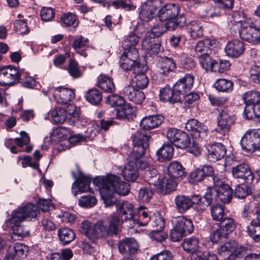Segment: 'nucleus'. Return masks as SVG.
Wrapping results in <instances>:
<instances>
[{
  "label": "nucleus",
  "mask_w": 260,
  "mask_h": 260,
  "mask_svg": "<svg viewBox=\"0 0 260 260\" xmlns=\"http://www.w3.org/2000/svg\"><path fill=\"white\" fill-rule=\"evenodd\" d=\"M93 183L100 190L105 206L107 207L117 204V200L115 197L116 193L125 196L130 190L128 183L120 181L118 176L112 174L96 177L93 180Z\"/></svg>",
  "instance_id": "1"
},
{
  "label": "nucleus",
  "mask_w": 260,
  "mask_h": 260,
  "mask_svg": "<svg viewBox=\"0 0 260 260\" xmlns=\"http://www.w3.org/2000/svg\"><path fill=\"white\" fill-rule=\"evenodd\" d=\"M120 220L116 215L97 221L93 225L88 221L82 222L80 231L89 239H105L108 236L116 235L119 232Z\"/></svg>",
  "instance_id": "2"
},
{
  "label": "nucleus",
  "mask_w": 260,
  "mask_h": 260,
  "mask_svg": "<svg viewBox=\"0 0 260 260\" xmlns=\"http://www.w3.org/2000/svg\"><path fill=\"white\" fill-rule=\"evenodd\" d=\"M39 214L40 210L37 206L31 203H27L19 206L14 210L11 217L6 220V223L12 229L15 235L21 238L25 237L28 235L29 232L21 225V222L25 220L36 218Z\"/></svg>",
  "instance_id": "3"
},
{
  "label": "nucleus",
  "mask_w": 260,
  "mask_h": 260,
  "mask_svg": "<svg viewBox=\"0 0 260 260\" xmlns=\"http://www.w3.org/2000/svg\"><path fill=\"white\" fill-rule=\"evenodd\" d=\"M180 6L176 4H167L159 9L157 16L162 22H171L174 23L175 29L183 26L186 23V18L183 15H179Z\"/></svg>",
  "instance_id": "4"
},
{
  "label": "nucleus",
  "mask_w": 260,
  "mask_h": 260,
  "mask_svg": "<svg viewBox=\"0 0 260 260\" xmlns=\"http://www.w3.org/2000/svg\"><path fill=\"white\" fill-rule=\"evenodd\" d=\"M174 227L170 231V237L174 242L180 241L183 236L191 234L194 227L192 221L184 216L173 219Z\"/></svg>",
  "instance_id": "5"
},
{
  "label": "nucleus",
  "mask_w": 260,
  "mask_h": 260,
  "mask_svg": "<svg viewBox=\"0 0 260 260\" xmlns=\"http://www.w3.org/2000/svg\"><path fill=\"white\" fill-rule=\"evenodd\" d=\"M246 250L245 247L239 245L235 241L225 242L217 248L218 254L224 260H238L243 256Z\"/></svg>",
  "instance_id": "6"
},
{
  "label": "nucleus",
  "mask_w": 260,
  "mask_h": 260,
  "mask_svg": "<svg viewBox=\"0 0 260 260\" xmlns=\"http://www.w3.org/2000/svg\"><path fill=\"white\" fill-rule=\"evenodd\" d=\"M150 138L142 131H138L132 136L133 148L129 154L131 157L141 158L149 147V139Z\"/></svg>",
  "instance_id": "7"
},
{
  "label": "nucleus",
  "mask_w": 260,
  "mask_h": 260,
  "mask_svg": "<svg viewBox=\"0 0 260 260\" xmlns=\"http://www.w3.org/2000/svg\"><path fill=\"white\" fill-rule=\"evenodd\" d=\"M242 149L250 153L260 151V129L248 130L241 140Z\"/></svg>",
  "instance_id": "8"
},
{
  "label": "nucleus",
  "mask_w": 260,
  "mask_h": 260,
  "mask_svg": "<svg viewBox=\"0 0 260 260\" xmlns=\"http://www.w3.org/2000/svg\"><path fill=\"white\" fill-rule=\"evenodd\" d=\"M242 40L252 44H260V26L256 25L251 20L245 22L239 30Z\"/></svg>",
  "instance_id": "9"
},
{
  "label": "nucleus",
  "mask_w": 260,
  "mask_h": 260,
  "mask_svg": "<svg viewBox=\"0 0 260 260\" xmlns=\"http://www.w3.org/2000/svg\"><path fill=\"white\" fill-rule=\"evenodd\" d=\"M235 116L231 107H225L221 110L217 118V126L216 131L225 136L229 132L231 126L234 123Z\"/></svg>",
  "instance_id": "10"
},
{
  "label": "nucleus",
  "mask_w": 260,
  "mask_h": 260,
  "mask_svg": "<svg viewBox=\"0 0 260 260\" xmlns=\"http://www.w3.org/2000/svg\"><path fill=\"white\" fill-rule=\"evenodd\" d=\"M213 189L217 201L229 204L232 200L233 189L228 184L224 183L219 177L213 178Z\"/></svg>",
  "instance_id": "11"
},
{
  "label": "nucleus",
  "mask_w": 260,
  "mask_h": 260,
  "mask_svg": "<svg viewBox=\"0 0 260 260\" xmlns=\"http://www.w3.org/2000/svg\"><path fill=\"white\" fill-rule=\"evenodd\" d=\"M185 128L190 132L193 139H196L198 142L208 141L209 139L207 134L208 128L198 120L194 119L188 120L185 124Z\"/></svg>",
  "instance_id": "12"
},
{
  "label": "nucleus",
  "mask_w": 260,
  "mask_h": 260,
  "mask_svg": "<svg viewBox=\"0 0 260 260\" xmlns=\"http://www.w3.org/2000/svg\"><path fill=\"white\" fill-rule=\"evenodd\" d=\"M161 6L160 0H149L143 5L140 10L139 17L143 22H148L156 17V12Z\"/></svg>",
  "instance_id": "13"
},
{
  "label": "nucleus",
  "mask_w": 260,
  "mask_h": 260,
  "mask_svg": "<svg viewBox=\"0 0 260 260\" xmlns=\"http://www.w3.org/2000/svg\"><path fill=\"white\" fill-rule=\"evenodd\" d=\"M139 169L143 172V177L145 181L154 186L155 188L156 186H159L161 178L153 166L148 164L147 162L142 161L140 162Z\"/></svg>",
  "instance_id": "14"
},
{
  "label": "nucleus",
  "mask_w": 260,
  "mask_h": 260,
  "mask_svg": "<svg viewBox=\"0 0 260 260\" xmlns=\"http://www.w3.org/2000/svg\"><path fill=\"white\" fill-rule=\"evenodd\" d=\"M20 75L17 69L13 66H9L0 69V85H12L18 82Z\"/></svg>",
  "instance_id": "15"
},
{
  "label": "nucleus",
  "mask_w": 260,
  "mask_h": 260,
  "mask_svg": "<svg viewBox=\"0 0 260 260\" xmlns=\"http://www.w3.org/2000/svg\"><path fill=\"white\" fill-rule=\"evenodd\" d=\"M140 158H135L128 155L127 157L128 164L122 172V176L124 179L127 181H135L138 177V168L140 162H142Z\"/></svg>",
  "instance_id": "16"
},
{
  "label": "nucleus",
  "mask_w": 260,
  "mask_h": 260,
  "mask_svg": "<svg viewBox=\"0 0 260 260\" xmlns=\"http://www.w3.org/2000/svg\"><path fill=\"white\" fill-rule=\"evenodd\" d=\"M73 177L75 181L72 184V192L75 196L77 194V190L75 189L77 188L78 191L81 192L90 191L91 188L89 186L91 182V179L87 176L84 175L81 172L78 171L77 174L72 172Z\"/></svg>",
  "instance_id": "17"
},
{
  "label": "nucleus",
  "mask_w": 260,
  "mask_h": 260,
  "mask_svg": "<svg viewBox=\"0 0 260 260\" xmlns=\"http://www.w3.org/2000/svg\"><path fill=\"white\" fill-rule=\"evenodd\" d=\"M232 174L234 178L241 179L247 184L252 183L254 178L251 170L245 164H241L233 167Z\"/></svg>",
  "instance_id": "18"
},
{
  "label": "nucleus",
  "mask_w": 260,
  "mask_h": 260,
  "mask_svg": "<svg viewBox=\"0 0 260 260\" xmlns=\"http://www.w3.org/2000/svg\"><path fill=\"white\" fill-rule=\"evenodd\" d=\"M116 212L118 215L117 216L119 218L120 222L128 221L129 223L134 214V205L127 201L118 203L117 205Z\"/></svg>",
  "instance_id": "19"
},
{
  "label": "nucleus",
  "mask_w": 260,
  "mask_h": 260,
  "mask_svg": "<svg viewBox=\"0 0 260 260\" xmlns=\"http://www.w3.org/2000/svg\"><path fill=\"white\" fill-rule=\"evenodd\" d=\"M214 177H219L214 175L213 168L209 165H203L196 169L190 174L191 178L197 182H200L206 178L210 177L213 181Z\"/></svg>",
  "instance_id": "20"
},
{
  "label": "nucleus",
  "mask_w": 260,
  "mask_h": 260,
  "mask_svg": "<svg viewBox=\"0 0 260 260\" xmlns=\"http://www.w3.org/2000/svg\"><path fill=\"white\" fill-rule=\"evenodd\" d=\"M245 50L244 43L240 40L235 39L229 42L225 49L228 56L232 57H238L243 54Z\"/></svg>",
  "instance_id": "21"
},
{
  "label": "nucleus",
  "mask_w": 260,
  "mask_h": 260,
  "mask_svg": "<svg viewBox=\"0 0 260 260\" xmlns=\"http://www.w3.org/2000/svg\"><path fill=\"white\" fill-rule=\"evenodd\" d=\"M142 48L150 54L158 53L162 49L160 41L152 37L149 31L145 36L142 42Z\"/></svg>",
  "instance_id": "22"
},
{
  "label": "nucleus",
  "mask_w": 260,
  "mask_h": 260,
  "mask_svg": "<svg viewBox=\"0 0 260 260\" xmlns=\"http://www.w3.org/2000/svg\"><path fill=\"white\" fill-rule=\"evenodd\" d=\"M208 159L210 161L215 162L222 158L226 153L225 146L221 143H216L209 144L207 147Z\"/></svg>",
  "instance_id": "23"
},
{
  "label": "nucleus",
  "mask_w": 260,
  "mask_h": 260,
  "mask_svg": "<svg viewBox=\"0 0 260 260\" xmlns=\"http://www.w3.org/2000/svg\"><path fill=\"white\" fill-rule=\"evenodd\" d=\"M27 247L22 244L16 243L9 247L6 260H21L26 256Z\"/></svg>",
  "instance_id": "24"
},
{
  "label": "nucleus",
  "mask_w": 260,
  "mask_h": 260,
  "mask_svg": "<svg viewBox=\"0 0 260 260\" xmlns=\"http://www.w3.org/2000/svg\"><path fill=\"white\" fill-rule=\"evenodd\" d=\"M53 96L57 103L67 105L74 99L75 94L71 89L58 87L55 89Z\"/></svg>",
  "instance_id": "25"
},
{
  "label": "nucleus",
  "mask_w": 260,
  "mask_h": 260,
  "mask_svg": "<svg viewBox=\"0 0 260 260\" xmlns=\"http://www.w3.org/2000/svg\"><path fill=\"white\" fill-rule=\"evenodd\" d=\"M159 98L162 102L172 104L181 101V97L178 95L176 91H175L174 86L171 88L169 86H166L161 88L159 91Z\"/></svg>",
  "instance_id": "26"
},
{
  "label": "nucleus",
  "mask_w": 260,
  "mask_h": 260,
  "mask_svg": "<svg viewBox=\"0 0 260 260\" xmlns=\"http://www.w3.org/2000/svg\"><path fill=\"white\" fill-rule=\"evenodd\" d=\"M163 119V117L160 115L146 116L141 120L140 126L143 130H150L160 125Z\"/></svg>",
  "instance_id": "27"
},
{
  "label": "nucleus",
  "mask_w": 260,
  "mask_h": 260,
  "mask_svg": "<svg viewBox=\"0 0 260 260\" xmlns=\"http://www.w3.org/2000/svg\"><path fill=\"white\" fill-rule=\"evenodd\" d=\"M185 169L178 161L171 162L167 167V174L172 178L182 179L185 176Z\"/></svg>",
  "instance_id": "28"
},
{
  "label": "nucleus",
  "mask_w": 260,
  "mask_h": 260,
  "mask_svg": "<svg viewBox=\"0 0 260 260\" xmlns=\"http://www.w3.org/2000/svg\"><path fill=\"white\" fill-rule=\"evenodd\" d=\"M191 198L183 194L177 196L174 199L175 208L180 213H184L191 208Z\"/></svg>",
  "instance_id": "29"
},
{
  "label": "nucleus",
  "mask_w": 260,
  "mask_h": 260,
  "mask_svg": "<svg viewBox=\"0 0 260 260\" xmlns=\"http://www.w3.org/2000/svg\"><path fill=\"white\" fill-rule=\"evenodd\" d=\"M175 26H176L175 24L171 22H165V23H159L154 25L151 28V31L149 32L152 37L158 38L168 30H175Z\"/></svg>",
  "instance_id": "30"
},
{
  "label": "nucleus",
  "mask_w": 260,
  "mask_h": 260,
  "mask_svg": "<svg viewBox=\"0 0 260 260\" xmlns=\"http://www.w3.org/2000/svg\"><path fill=\"white\" fill-rule=\"evenodd\" d=\"M174 154V147L169 143H165L157 151L156 155L159 161L163 162L172 158Z\"/></svg>",
  "instance_id": "31"
},
{
  "label": "nucleus",
  "mask_w": 260,
  "mask_h": 260,
  "mask_svg": "<svg viewBox=\"0 0 260 260\" xmlns=\"http://www.w3.org/2000/svg\"><path fill=\"white\" fill-rule=\"evenodd\" d=\"M160 72L166 75L170 72H173L176 68L175 60L171 57H165L161 58L159 62Z\"/></svg>",
  "instance_id": "32"
},
{
  "label": "nucleus",
  "mask_w": 260,
  "mask_h": 260,
  "mask_svg": "<svg viewBox=\"0 0 260 260\" xmlns=\"http://www.w3.org/2000/svg\"><path fill=\"white\" fill-rule=\"evenodd\" d=\"M177 183L172 179H167L165 182H162V179L160 181L159 186H156L155 189L162 194H167L176 190Z\"/></svg>",
  "instance_id": "33"
},
{
  "label": "nucleus",
  "mask_w": 260,
  "mask_h": 260,
  "mask_svg": "<svg viewBox=\"0 0 260 260\" xmlns=\"http://www.w3.org/2000/svg\"><path fill=\"white\" fill-rule=\"evenodd\" d=\"M124 246H128L129 254H135L138 249V244L136 240L134 238H126L119 243L118 248L120 252L122 254H125Z\"/></svg>",
  "instance_id": "34"
},
{
  "label": "nucleus",
  "mask_w": 260,
  "mask_h": 260,
  "mask_svg": "<svg viewBox=\"0 0 260 260\" xmlns=\"http://www.w3.org/2000/svg\"><path fill=\"white\" fill-rule=\"evenodd\" d=\"M182 246L184 250L190 254L200 250L199 240L194 236L185 238Z\"/></svg>",
  "instance_id": "35"
},
{
  "label": "nucleus",
  "mask_w": 260,
  "mask_h": 260,
  "mask_svg": "<svg viewBox=\"0 0 260 260\" xmlns=\"http://www.w3.org/2000/svg\"><path fill=\"white\" fill-rule=\"evenodd\" d=\"M98 86L107 92H114L116 89L115 84L112 79L103 75L98 77Z\"/></svg>",
  "instance_id": "36"
},
{
  "label": "nucleus",
  "mask_w": 260,
  "mask_h": 260,
  "mask_svg": "<svg viewBox=\"0 0 260 260\" xmlns=\"http://www.w3.org/2000/svg\"><path fill=\"white\" fill-rule=\"evenodd\" d=\"M245 105L254 106L260 104V92L250 90L245 92L242 96Z\"/></svg>",
  "instance_id": "37"
},
{
  "label": "nucleus",
  "mask_w": 260,
  "mask_h": 260,
  "mask_svg": "<svg viewBox=\"0 0 260 260\" xmlns=\"http://www.w3.org/2000/svg\"><path fill=\"white\" fill-rule=\"evenodd\" d=\"M58 236L63 245H67L75 238L74 231L68 228H61L58 230Z\"/></svg>",
  "instance_id": "38"
},
{
  "label": "nucleus",
  "mask_w": 260,
  "mask_h": 260,
  "mask_svg": "<svg viewBox=\"0 0 260 260\" xmlns=\"http://www.w3.org/2000/svg\"><path fill=\"white\" fill-rule=\"evenodd\" d=\"M248 235L255 241H260V221L253 220L247 228Z\"/></svg>",
  "instance_id": "39"
},
{
  "label": "nucleus",
  "mask_w": 260,
  "mask_h": 260,
  "mask_svg": "<svg viewBox=\"0 0 260 260\" xmlns=\"http://www.w3.org/2000/svg\"><path fill=\"white\" fill-rule=\"evenodd\" d=\"M102 99V93L97 89H91L86 92V99L92 105H99L101 103Z\"/></svg>",
  "instance_id": "40"
},
{
  "label": "nucleus",
  "mask_w": 260,
  "mask_h": 260,
  "mask_svg": "<svg viewBox=\"0 0 260 260\" xmlns=\"http://www.w3.org/2000/svg\"><path fill=\"white\" fill-rule=\"evenodd\" d=\"M211 214L212 219L216 221H221L226 217L224 207L220 204H215L211 208Z\"/></svg>",
  "instance_id": "41"
},
{
  "label": "nucleus",
  "mask_w": 260,
  "mask_h": 260,
  "mask_svg": "<svg viewBox=\"0 0 260 260\" xmlns=\"http://www.w3.org/2000/svg\"><path fill=\"white\" fill-rule=\"evenodd\" d=\"M215 88L219 91L230 92L233 90V83L231 80L219 79L214 83Z\"/></svg>",
  "instance_id": "42"
},
{
  "label": "nucleus",
  "mask_w": 260,
  "mask_h": 260,
  "mask_svg": "<svg viewBox=\"0 0 260 260\" xmlns=\"http://www.w3.org/2000/svg\"><path fill=\"white\" fill-rule=\"evenodd\" d=\"M251 20L246 19L243 15L238 12H234L232 14L231 19L230 20V23L231 27H235L237 26V28H241L243 27V24L245 22H249Z\"/></svg>",
  "instance_id": "43"
},
{
  "label": "nucleus",
  "mask_w": 260,
  "mask_h": 260,
  "mask_svg": "<svg viewBox=\"0 0 260 260\" xmlns=\"http://www.w3.org/2000/svg\"><path fill=\"white\" fill-rule=\"evenodd\" d=\"M199 60L203 69H205L206 71H213V67H214L215 60L212 59L209 55V54L207 53L202 54L199 56Z\"/></svg>",
  "instance_id": "44"
},
{
  "label": "nucleus",
  "mask_w": 260,
  "mask_h": 260,
  "mask_svg": "<svg viewBox=\"0 0 260 260\" xmlns=\"http://www.w3.org/2000/svg\"><path fill=\"white\" fill-rule=\"evenodd\" d=\"M219 228L228 236L229 234L234 231L236 228V223L233 218L226 217L221 221Z\"/></svg>",
  "instance_id": "45"
},
{
  "label": "nucleus",
  "mask_w": 260,
  "mask_h": 260,
  "mask_svg": "<svg viewBox=\"0 0 260 260\" xmlns=\"http://www.w3.org/2000/svg\"><path fill=\"white\" fill-rule=\"evenodd\" d=\"M190 260H218L215 254H210L208 252L202 251L200 249L190 254Z\"/></svg>",
  "instance_id": "46"
},
{
  "label": "nucleus",
  "mask_w": 260,
  "mask_h": 260,
  "mask_svg": "<svg viewBox=\"0 0 260 260\" xmlns=\"http://www.w3.org/2000/svg\"><path fill=\"white\" fill-rule=\"evenodd\" d=\"M51 116L55 123H62L66 120L67 113L64 109L57 108L52 111Z\"/></svg>",
  "instance_id": "47"
},
{
  "label": "nucleus",
  "mask_w": 260,
  "mask_h": 260,
  "mask_svg": "<svg viewBox=\"0 0 260 260\" xmlns=\"http://www.w3.org/2000/svg\"><path fill=\"white\" fill-rule=\"evenodd\" d=\"M125 100L123 97L117 94L109 95L107 98L106 103L111 107H121L124 105Z\"/></svg>",
  "instance_id": "48"
},
{
  "label": "nucleus",
  "mask_w": 260,
  "mask_h": 260,
  "mask_svg": "<svg viewBox=\"0 0 260 260\" xmlns=\"http://www.w3.org/2000/svg\"><path fill=\"white\" fill-rule=\"evenodd\" d=\"M190 144L189 136L186 133L182 132L174 145L181 149H185L189 146Z\"/></svg>",
  "instance_id": "49"
},
{
  "label": "nucleus",
  "mask_w": 260,
  "mask_h": 260,
  "mask_svg": "<svg viewBox=\"0 0 260 260\" xmlns=\"http://www.w3.org/2000/svg\"><path fill=\"white\" fill-rule=\"evenodd\" d=\"M73 253L70 249H64L61 253H54L51 254L50 260H70L73 256Z\"/></svg>",
  "instance_id": "50"
},
{
  "label": "nucleus",
  "mask_w": 260,
  "mask_h": 260,
  "mask_svg": "<svg viewBox=\"0 0 260 260\" xmlns=\"http://www.w3.org/2000/svg\"><path fill=\"white\" fill-rule=\"evenodd\" d=\"M139 37L136 34H131L123 40L122 47L123 48L136 47V46L139 41Z\"/></svg>",
  "instance_id": "51"
},
{
  "label": "nucleus",
  "mask_w": 260,
  "mask_h": 260,
  "mask_svg": "<svg viewBox=\"0 0 260 260\" xmlns=\"http://www.w3.org/2000/svg\"><path fill=\"white\" fill-rule=\"evenodd\" d=\"M96 198L91 195L81 197L78 201L79 205L81 207H92L96 203Z\"/></svg>",
  "instance_id": "52"
},
{
  "label": "nucleus",
  "mask_w": 260,
  "mask_h": 260,
  "mask_svg": "<svg viewBox=\"0 0 260 260\" xmlns=\"http://www.w3.org/2000/svg\"><path fill=\"white\" fill-rule=\"evenodd\" d=\"M153 195L152 188L144 187L140 189L138 194V199L143 202H148Z\"/></svg>",
  "instance_id": "53"
},
{
  "label": "nucleus",
  "mask_w": 260,
  "mask_h": 260,
  "mask_svg": "<svg viewBox=\"0 0 260 260\" xmlns=\"http://www.w3.org/2000/svg\"><path fill=\"white\" fill-rule=\"evenodd\" d=\"M250 191L249 187L246 184L239 185L235 189L234 196L238 199H243L249 194Z\"/></svg>",
  "instance_id": "54"
},
{
  "label": "nucleus",
  "mask_w": 260,
  "mask_h": 260,
  "mask_svg": "<svg viewBox=\"0 0 260 260\" xmlns=\"http://www.w3.org/2000/svg\"><path fill=\"white\" fill-rule=\"evenodd\" d=\"M68 70L71 76L73 78H77L81 76V73L78 68V64L73 59H70Z\"/></svg>",
  "instance_id": "55"
},
{
  "label": "nucleus",
  "mask_w": 260,
  "mask_h": 260,
  "mask_svg": "<svg viewBox=\"0 0 260 260\" xmlns=\"http://www.w3.org/2000/svg\"><path fill=\"white\" fill-rule=\"evenodd\" d=\"M61 21L66 26H74L76 27L78 24L77 16L72 13L64 14L61 17Z\"/></svg>",
  "instance_id": "56"
},
{
  "label": "nucleus",
  "mask_w": 260,
  "mask_h": 260,
  "mask_svg": "<svg viewBox=\"0 0 260 260\" xmlns=\"http://www.w3.org/2000/svg\"><path fill=\"white\" fill-rule=\"evenodd\" d=\"M134 82L137 87L140 89H144L147 86L149 80L144 74H140L135 76Z\"/></svg>",
  "instance_id": "57"
},
{
  "label": "nucleus",
  "mask_w": 260,
  "mask_h": 260,
  "mask_svg": "<svg viewBox=\"0 0 260 260\" xmlns=\"http://www.w3.org/2000/svg\"><path fill=\"white\" fill-rule=\"evenodd\" d=\"M124 52L122 55H124L127 58L133 60V61H137L139 58V54L138 50L136 47L133 48H125Z\"/></svg>",
  "instance_id": "58"
},
{
  "label": "nucleus",
  "mask_w": 260,
  "mask_h": 260,
  "mask_svg": "<svg viewBox=\"0 0 260 260\" xmlns=\"http://www.w3.org/2000/svg\"><path fill=\"white\" fill-rule=\"evenodd\" d=\"M200 100L199 94L197 92H191L184 97V102L186 106L190 107L196 105Z\"/></svg>",
  "instance_id": "59"
},
{
  "label": "nucleus",
  "mask_w": 260,
  "mask_h": 260,
  "mask_svg": "<svg viewBox=\"0 0 260 260\" xmlns=\"http://www.w3.org/2000/svg\"><path fill=\"white\" fill-rule=\"evenodd\" d=\"M191 207L196 205V208L200 211L205 210L207 206L204 201H203L202 198L200 196L194 195L190 197Z\"/></svg>",
  "instance_id": "60"
},
{
  "label": "nucleus",
  "mask_w": 260,
  "mask_h": 260,
  "mask_svg": "<svg viewBox=\"0 0 260 260\" xmlns=\"http://www.w3.org/2000/svg\"><path fill=\"white\" fill-rule=\"evenodd\" d=\"M150 238L155 241L161 242L164 241L167 237V234L163 231V229H154L150 234Z\"/></svg>",
  "instance_id": "61"
},
{
  "label": "nucleus",
  "mask_w": 260,
  "mask_h": 260,
  "mask_svg": "<svg viewBox=\"0 0 260 260\" xmlns=\"http://www.w3.org/2000/svg\"><path fill=\"white\" fill-rule=\"evenodd\" d=\"M16 31L21 34H25L29 32V29L26 24V20L15 21L14 23Z\"/></svg>",
  "instance_id": "62"
},
{
  "label": "nucleus",
  "mask_w": 260,
  "mask_h": 260,
  "mask_svg": "<svg viewBox=\"0 0 260 260\" xmlns=\"http://www.w3.org/2000/svg\"><path fill=\"white\" fill-rule=\"evenodd\" d=\"M190 36L193 39L201 37L203 35L202 26L196 22H192L189 26Z\"/></svg>",
  "instance_id": "63"
},
{
  "label": "nucleus",
  "mask_w": 260,
  "mask_h": 260,
  "mask_svg": "<svg viewBox=\"0 0 260 260\" xmlns=\"http://www.w3.org/2000/svg\"><path fill=\"white\" fill-rule=\"evenodd\" d=\"M135 62L121 55L119 59V66L122 70L127 71L133 68Z\"/></svg>",
  "instance_id": "64"
}]
</instances>
